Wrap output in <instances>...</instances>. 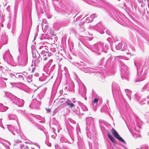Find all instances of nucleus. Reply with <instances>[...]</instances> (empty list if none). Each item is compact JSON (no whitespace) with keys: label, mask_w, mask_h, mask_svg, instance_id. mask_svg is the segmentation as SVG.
Returning a JSON list of instances; mask_svg holds the SVG:
<instances>
[{"label":"nucleus","mask_w":149,"mask_h":149,"mask_svg":"<svg viewBox=\"0 0 149 149\" xmlns=\"http://www.w3.org/2000/svg\"><path fill=\"white\" fill-rule=\"evenodd\" d=\"M11 100L13 104L16 106L22 107L24 105V100L22 99L20 100L13 95H12Z\"/></svg>","instance_id":"obj_1"},{"label":"nucleus","mask_w":149,"mask_h":149,"mask_svg":"<svg viewBox=\"0 0 149 149\" xmlns=\"http://www.w3.org/2000/svg\"><path fill=\"white\" fill-rule=\"evenodd\" d=\"M36 95H37V98H36V99L35 98H33L31 104L29 105L30 108L32 109H38L39 107V105L40 104V102L38 101L37 100V98H39L40 97V95L39 94H34V95H33L32 97H33L34 96H36Z\"/></svg>","instance_id":"obj_2"},{"label":"nucleus","mask_w":149,"mask_h":149,"mask_svg":"<svg viewBox=\"0 0 149 149\" xmlns=\"http://www.w3.org/2000/svg\"><path fill=\"white\" fill-rule=\"evenodd\" d=\"M111 132L114 137L117 139L124 143H125V141L120 137L116 131L113 128L111 130Z\"/></svg>","instance_id":"obj_3"},{"label":"nucleus","mask_w":149,"mask_h":149,"mask_svg":"<svg viewBox=\"0 0 149 149\" xmlns=\"http://www.w3.org/2000/svg\"><path fill=\"white\" fill-rule=\"evenodd\" d=\"M55 148L56 149H68L67 146L65 144H60V145H56Z\"/></svg>","instance_id":"obj_4"},{"label":"nucleus","mask_w":149,"mask_h":149,"mask_svg":"<svg viewBox=\"0 0 149 149\" xmlns=\"http://www.w3.org/2000/svg\"><path fill=\"white\" fill-rule=\"evenodd\" d=\"M65 104V105H67L70 108H72L75 106L74 104L70 100H68Z\"/></svg>","instance_id":"obj_5"},{"label":"nucleus","mask_w":149,"mask_h":149,"mask_svg":"<svg viewBox=\"0 0 149 149\" xmlns=\"http://www.w3.org/2000/svg\"><path fill=\"white\" fill-rule=\"evenodd\" d=\"M81 109H79V112L80 114H82L83 113H82L81 111L82 110H83L84 111H86L88 110V109L85 105L84 104H82L81 106Z\"/></svg>","instance_id":"obj_6"},{"label":"nucleus","mask_w":149,"mask_h":149,"mask_svg":"<svg viewBox=\"0 0 149 149\" xmlns=\"http://www.w3.org/2000/svg\"><path fill=\"white\" fill-rule=\"evenodd\" d=\"M86 120L87 124H91L93 121V119L92 117H87Z\"/></svg>","instance_id":"obj_7"},{"label":"nucleus","mask_w":149,"mask_h":149,"mask_svg":"<svg viewBox=\"0 0 149 149\" xmlns=\"http://www.w3.org/2000/svg\"><path fill=\"white\" fill-rule=\"evenodd\" d=\"M10 119L15 120L16 122L18 120L17 116L14 114H11L10 115Z\"/></svg>","instance_id":"obj_8"},{"label":"nucleus","mask_w":149,"mask_h":149,"mask_svg":"<svg viewBox=\"0 0 149 149\" xmlns=\"http://www.w3.org/2000/svg\"><path fill=\"white\" fill-rule=\"evenodd\" d=\"M10 132H11V133L14 135H15V132H16V130L15 129V128L13 126H11L10 125Z\"/></svg>","instance_id":"obj_9"},{"label":"nucleus","mask_w":149,"mask_h":149,"mask_svg":"<svg viewBox=\"0 0 149 149\" xmlns=\"http://www.w3.org/2000/svg\"><path fill=\"white\" fill-rule=\"evenodd\" d=\"M52 120L53 124L55 125L56 126H58V127L59 126V125L58 123L55 118H53Z\"/></svg>","instance_id":"obj_10"},{"label":"nucleus","mask_w":149,"mask_h":149,"mask_svg":"<svg viewBox=\"0 0 149 149\" xmlns=\"http://www.w3.org/2000/svg\"><path fill=\"white\" fill-rule=\"evenodd\" d=\"M36 118L39 120V122H42V119H43V118L41 116L39 115H36L35 116Z\"/></svg>","instance_id":"obj_11"},{"label":"nucleus","mask_w":149,"mask_h":149,"mask_svg":"<svg viewBox=\"0 0 149 149\" xmlns=\"http://www.w3.org/2000/svg\"><path fill=\"white\" fill-rule=\"evenodd\" d=\"M108 136L110 140L113 142H114L115 141V139L109 134H108Z\"/></svg>","instance_id":"obj_12"},{"label":"nucleus","mask_w":149,"mask_h":149,"mask_svg":"<svg viewBox=\"0 0 149 149\" xmlns=\"http://www.w3.org/2000/svg\"><path fill=\"white\" fill-rule=\"evenodd\" d=\"M141 148L143 149H148V146L147 145H143Z\"/></svg>","instance_id":"obj_13"},{"label":"nucleus","mask_w":149,"mask_h":149,"mask_svg":"<svg viewBox=\"0 0 149 149\" xmlns=\"http://www.w3.org/2000/svg\"><path fill=\"white\" fill-rule=\"evenodd\" d=\"M22 142L19 140H17L15 141V143L14 144V146H17L18 144H19L21 143Z\"/></svg>","instance_id":"obj_14"},{"label":"nucleus","mask_w":149,"mask_h":149,"mask_svg":"<svg viewBox=\"0 0 149 149\" xmlns=\"http://www.w3.org/2000/svg\"><path fill=\"white\" fill-rule=\"evenodd\" d=\"M60 140L62 142H66L67 141V140L63 137L61 138Z\"/></svg>","instance_id":"obj_15"},{"label":"nucleus","mask_w":149,"mask_h":149,"mask_svg":"<svg viewBox=\"0 0 149 149\" xmlns=\"http://www.w3.org/2000/svg\"><path fill=\"white\" fill-rule=\"evenodd\" d=\"M46 144L49 146L50 147L51 146V143H49V142H48V141H46L45 142Z\"/></svg>","instance_id":"obj_16"},{"label":"nucleus","mask_w":149,"mask_h":149,"mask_svg":"<svg viewBox=\"0 0 149 149\" xmlns=\"http://www.w3.org/2000/svg\"><path fill=\"white\" fill-rule=\"evenodd\" d=\"M98 101V99L97 98H95L93 102L94 103H97Z\"/></svg>","instance_id":"obj_17"},{"label":"nucleus","mask_w":149,"mask_h":149,"mask_svg":"<svg viewBox=\"0 0 149 149\" xmlns=\"http://www.w3.org/2000/svg\"><path fill=\"white\" fill-rule=\"evenodd\" d=\"M82 96L84 98L85 100L87 99V97L86 95V94H82Z\"/></svg>","instance_id":"obj_18"},{"label":"nucleus","mask_w":149,"mask_h":149,"mask_svg":"<svg viewBox=\"0 0 149 149\" xmlns=\"http://www.w3.org/2000/svg\"><path fill=\"white\" fill-rule=\"evenodd\" d=\"M11 36L12 37H13V36H14V32L13 30H12V32H11Z\"/></svg>","instance_id":"obj_19"},{"label":"nucleus","mask_w":149,"mask_h":149,"mask_svg":"<svg viewBox=\"0 0 149 149\" xmlns=\"http://www.w3.org/2000/svg\"><path fill=\"white\" fill-rule=\"evenodd\" d=\"M46 110L48 112H50V111H51V109H46Z\"/></svg>","instance_id":"obj_20"},{"label":"nucleus","mask_w":149,"mask_h":149,"mask_svg":"<svg viewBox=\"0 0 149 149\" xmlns=\"http://www.w3.org/2000/svg\"><path fill=\"white\" fill-rule=\"evenodd\" d=\"M48 59V58L47 57H45L44 58V60L46 61Z\"/></svg>","instance_id":"obj_21"},{"label":"nucleus","mask_w":149,"mask_h":149,"mask_svg":"<svg viewBox=\"0 0 149 149\" xmlns=\"http://www.w3.org/2000/svg\"><path fill=\"white\" fill-rule=\"evenodd\" d=\"M126 92H127V93H130V91H129V90H126Z\"/></svg>","instance_id":"obj_22"},{"label":"nucleus","mask_w":149,"mask_h":149,"mask_svg":"<svg viewBox=\"0 0 149 149\" xmlns=\"http://www.w3.org/2000/svg\"><path fill=\"white\" fill-rule=\"evenodd\" d=\"M52 137L54 139L55 138V136L54 135H53L52 136Z\"/></svg>","instance_id":"obj_23"},{"label":"nucleus","mask_w":149,"mask_h":149,"mask_svg":"<svg viewBox=\"0 0 149 149\" xmlns=\"http://www.w3.org/2000/svg\"><path fill=\"white\" fill-rule=\"evenodd\" d=\"M135 96L136 97V99H138V98L137 97V94H135Z\"/></svg>","instance_id":"obj_24"},{"label":"nucleus","mask_w":149,"mask_h":149,"mask_svg":"<svg viewBox=\"0 0 149 149\" xmlns=\"http://www.w3.org/2000/svg\"><path fill=\"white\" fill-rule=\"evenodd\" d=\"M126 94V95H127V96H128V97H129V95L130 94H127V93Z\"/></svg>","instance_id":"obj_25"},{"label":"nucleus","mask_w":149,"mask_h":149,"mask_svg":"<svg viewBox=\"0 0 149 149\" xmlns=\"http://www.w3.org/2000/svg\"><path fill=\"white\" fill-rule=\"evenodd\" d=\"M53 131H54H54L55 130V129L53 128Z\"/></svg>","instance_id":"obj_26"},{"label":"nucleus","mask_w":149,"mask_h":149,"mask_svg":"<svg viewBox=\"0 0 149 149\" xmlns=\"http://www.w3.org/2000/svg\"><path fill=\"white\" fill-rule=\"evenodd\" d=\"M148 103L149 105V100L148 101Z\"/></svg>","instance_id":"obj_27"},{"label":"nucleus","mask_w":149,"mask_h":149,"mask_svg":"<svg viewBox=\"0 0 149 149\" xmlns=\"http://www.w3.org/2000/svg\"><path fill=\"white\" fill-rule=\"evenodd\" d=\"M148 135H149V132H148Z\"/></svg>","instance_id":"obj_28"},{"label":"nucleus","mask_w":149,"mask_h":149,"mask_svg":"<svg viewBox=\"0 0 149 149\" xmlns=\"http://www.w3.org/2000/svg\"><path fill=\"white\" fill-rule=\"evenodd\" d=\"M139 149L137 148V149ZM141 149H143V148H141Z\"/></svg>","instance_id":"obj_29"},{"label":"nucleus","mask_w":149,"mask_h":149,"mask_svg":"<svg viewBox=\"0 0 149 149\" xmlns=\"http://www.w3.org/2000/svg\"><path fill=\"white\" fill-rule=\"evenodd\" d=\"M45 56V55L44 56Z\"/></svg>","instance_id":"obj_30"},{"label":"nucleus","mask_w":149,"mask_h":149,"mask_svg":"<svg viewBox=\"0 0 149 149\" xmlns=\"http://www.w3.org/2000/svg\"><path fill=\"white\" fill-rule=\"evenodd\" d=\"M38 147H39V148H40V147L39 146H38Z\"/></svg>","instance_id":"obj_31"}]
</instances>
